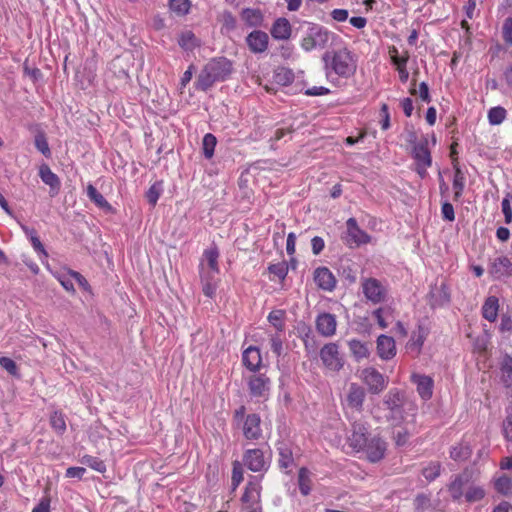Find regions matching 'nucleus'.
I'll use <instances>...</instances> for the list:
<instances>
[{"label":"nucleus","instance_id":"nucleus-23","mask_svg":"<svg viewBox=\"0 0 512 512\" xmlns=\"http://www.w3.org/2000/svg\"><path fill=\"white\" fill-rule=\"evenodd\" d=\"M244 366L252 372L259 370L262 364V357L260 350L257 347H248L242 355Z\"/></svg>","mask_w":512,"mask_h":512},{"label":"nucleus","instance_id":"nucleus-26","mask_svg":"<svg viewBox=\"0 0 512 512\" xmlns=\"http://www.w3.org/2000/svg\"><path fill=\"white\" fill-rule=\"evenodd\" d=\"M349 350L356 361L367 359L370 355V347L366 342H362L358 339H350L348 342Z\"/></svg>","mask_w":512,"mask_h":512},{"label":"nucleus","instance_id":"nucleus-57","mask_svg":"<svg viewBox=\"0 0 512 512\" xmlns=\"http://www.w3.org/2000/svg\"><path fill=\"white\" fill-rule=\"evenodd\" d=\"M502 36L507 45L512 46V17L504 20L502 26Z\"/></svg>","mask_w":512,"mask_h":512},{"label":"nucleus","instance_id":"nucleus-8","mask_svg":"<svg viewBox=\"0 0 512 512\" xmlns=\"http://www.w3.org/2000/svg\"><path fill=\"white\" fill-rule=\"evenodd\" d=\"M360 377L372 394H380L388 385V378L374 367H366L361 371Z\"/></svg>","mask_w":512,"mask_h":512},{"label":"nucleus","instance_id":"nucleus-31","mask_svg":"<svg viewBox=\"0 0 512 512\" xmlns=\"http://www.w3.org/2000/svg\"><path fill=\"white\" fill-rule=\"evenodd\" d=\"M219 22L221 23V33L229 35L237 27V20L230 11H224L219 16Z\"/></svg>","mask_w":512,"mask_h":512},{"label":"nucleus","instance_id":"nucleus-47","mask_svg":"<svg viewBox=\"0 0 512 512\" xmlns=\"http://www.w3.org/2000/svg\"><path fill=\"white\" fill-rule=\"evenodd\" d=\"M50 424L52 428L59 434L66 430V421L62 413L55 411L50 416Z\"/></svg>","mask_w":512,"mask_h":512},{"label":"nucleus","instance_id":"nucleus-25","mask_svg":"<svg viewBox=\"0 0 512 512\" xmlns=\"http://www.w3.org/2000/svg\"><path fill=\"white\" fill-rule=\"evenodd\" d=\"M291 25L286 18H278L273 23L270 33L276 40H287L291 36Z\"/></svg>","mask_w":512,"mask_h":512},{"label":"nucleus","instance_id":"nucleus-22","mask_svg":"<svg viewBox=\"0 0 512 512\" xmlns=\"http://www.w3.org/2000/svg\"><path fill=\"white\" fill-rule=\"evenodd\" d=\"M365 400V391L358 384L352 383L346 397L347 405L357 411H361Z\"/></svg>","mask_w":512,"mask_h":512},{"label":"nucleus","instance_id":"nucleus-13","mask_svg":"<svg viewBox=\"0 0 512 512\" xmlns=\"http://www.w3.org/2000/svg\"><path fill=\"white\" fill-rule=\"evenodd\" d=\"M246 44L251 52L263 53L268 49V34L261 30H254L247 35Z\"/></svg>","mask_w":512,"mask_h":512},{"label":"nucleus","instance_id":"nucleus-11","mask_svg":"<svg viewBox=\"0 0 512 512\" xmlns=\"http://www.w3.org/2000/svg\"><path fill=\"white\" fill-rule=\"evenodd\" d=\"M271 381L265 374H255L248 379L249 394L252 398L266 400L269 397Z\"/></svg>","mask_w":512,"mask_h":512},{"label":"nucleus","instance_id":"nucleus-51","mask_svg":"<svg viewBox=\"0 0 512 512\" xmlns=\"http://www.w3.org/2000/svg\"><path fill=\"white\" fill-rule=\"evenodd\" d=\"M464 481L461 477H456L449 485V493L454 500H459L463 496Z\"/></svg>","mask_w":512,"mask_h":512},{"label":"nucleus","instance_id":"nucleus-36","mask_svg":"<svg viewBox=\"0 0 512 512\" xmlns=\"http://www.w3.org/2000/svg\"><path fill=\"white\" fill-rule=\"evenodd\" d=\"M39 176L41 180L48 186L59 188L60 182L57 175L47 165H42L39 169Z\"/></svg>","mask_w":512,"mask_h":512},{"label":"nucleus","instance_id":"nucleus-59","mask_svg":"<svg viewBox=\"0 0 512 512\" xmlns=\"http://www.w3.org/2000/svg\"><path fill=\"white\" fill-rule=\"evenodd\" d=\"M271 350L276 356H280L283 352V339L276 333L270 335Z\"/></svg>","mask_w":512,"mask_h":512},{"label":"nucleus","instance_id":"nucleus-12","mask_svg":"<svg viewBox=\"0 0 512 512\" xmlns=\"http://www.w3.org/2000/svg\"><path fill=\"white\" fill-rule=\"evenodd\" d=\"M428 333L427 328L422 325H418L417 329L412 332L409 341L406 343L405 349L413 358L420 355Z\"/></svg>","mask_w":512,"mask_h":512},{"label":"nucleus","instance_id":"nucleus-29","mask_svg":"<svg viewBox=\"0 0 512 512\" xmlns=\"http://www.w3.org/2000/svg\"><path fill=\"white\" fill-rule=\"evenodd\" d=\"M388 54L391 63L395 66L397 71L401 70L402 68H407V63L410 58L408 51H404L402 54H399L398 49L395 46H391L389 47Z\"/></svg>","mask_w":512,"mask_h":512},{"label":"nucleus","instance_id":"nucleus-45","mask_svg":"<svg viewBox=\"0 0 512 512\" xmlns=\"http://www.w3.org/2000/svg\"><path fill=\"white\" fill-rule=\"evenodd\" d=\"M410 435L411 431L407 427L398 426L393 430V438L398 446L405 445L408 442Z\"/></svg>","mask_w":512,"mask_h":512},{"label":"nucleus","instance_id":"nucleus-32","mask_svg":"<svg viewBox=\"0 0 512 512\" xmlns=\"http://www.w3.org/2000/svg\"><path fill=\"white\" fill-rule=\"evenodd\" d=\"M298 486L303 496L309 495L312 490L310 471L305 467L300 468L298 472Z\"/></svg>","mask_w":512,"mask_h":512},{"label":"nucleus","instance_id":"nucleus-18","mask_svg":"<svg viewBox=\"0 0 512 512\" xmlns=\"http://www.w3.org/2000/svg\"><path fill=\"white\" fill-rule=\"evenodd\" d=\"M219 250L215 245L210 246L205 249L203 252V257L199 264V270L203 269L206 271H211L212 273H219Z\"/></svg>","mask_w":512,"mask_h":512},{"label":"nucleus","instance_id":"nucleus-35","mask_svg":"<svg viewBox=\"0 0 512 512\" xmlns=\"http://www.w3.org/2000/svg\"><path fill=\"white\" fill-rule=\"evenodd\" d=\"M501 378L507 387L512 386V357L505 354L501 361Z\"/></svg>","mask_w":512,"mask_h":512},{"label":"nucleus","instance_id":"nucleus-63","mask_svg":"<svg viewBox=\"0 0 512 512\" xmlns=\"http://www.w3.org/2000/svg\"><path fill=\"white\" fill-rule=\"evenodd\" d=\"M70 275L84 291L91 292L90 284L79 272L70 270Z\"/></svg>","mask_w":512,"mask_h":512},{"label":"nucleus","instance_id":"nucleus-19","mask_svg":"<svg viewBox=\"0 0 512 512\" xmlns=\"http://www.w3.org/2000/svg\"><path fill=\"white\" fill-rule=\"evenodd\" d=\"M337 321L333 314L322 313L316 318V329L324 337H331L336 333Z\"/></svg>","mask_w":512,"mask_h":512},{"label":"nucleus","instance_id":"nucleus-16","mask_svg":"<svg viewBox=\"0 0 512 512\" xmlns=\"http://www.w3.org/2000/svg\"><path fill=\"white\" fill-rule=\"evenodd\" d=\"M199 275L203 294L209 298H213L216 295L220 281L218 277L219 273H212L211 271L200 269Z\"/></svg>","mask_w":512,"mask_h":512},{"label":"nucleus","instance_id":"nucleus-40","mask_svg":"<svg viewBox=\"0 0 512 512\" xmlns=\"http://www.w3.org/2000/svg\"><path fill=\"white\" fill-rule=\"evenodd\" d=\"M216 144L217 139L213 134L207 133L204 135L202 140V148L206 159H211L213 157Z\"/></svg>","mask_w":512,"mask_h":512},{"label":"nucleus","instance_id":"nucleus-42","mask_svg":"<svg viewBox=\"0 0 512 512\" xmlns=\"http://www.w3.org/2000/svg\"><path fill=\"white\" fill-rule=\"evenodd\" d=\"M80 462L99 473H104L106 471L105 463L97 457L85 455L81 458Z\"/></svg>","mask_w":512,"mask_h":512},{"label":"nucleus","instance_id":"nucleus-14","mask_svg":"<svg viewBox=\"0 0 512 512\" xmlns=\"http://www.w3.org/2000/svg\"><path fill=\"white\" fill-rule=\"evenodd\" d=\"M347 226V242L353 243L357 246L367 244L371 241V237L362 230L358 224L355 218H349L346 221Z\"/></svg>","mask_w":512,"mask_h":512},{"label":"nucleus","instance_id":"nucleus-21","mask_svg":"<svg viewBox=\"0 0 512 512\" xmlns=\"http://www.w3.org/2000/svg\"><path fill=\"white\" fill-rule=\"evenodd\" d=\"M411 381L416 385L417 392L424 400H428L433 394V379L426 375L412 374Z\"/></svg>","mask_w":512,"mask_h":512},{"label":"nucleus","instance_id":"nucleus-10","mask_svg":"<svg viewBox=\"0 0 512 512\" xmlns=\"http://www.w3.org/2000/svg\"><path fill=\"white\" fill-rule=\"evenodd\" d=\"M244 465L253 472L267 471L270 465L269 458L259 448L248 449L243 455Z\"/></svg>","mask_w":512,"mask_h":512},{"label":"nucleus","instance_id":"nucleus-64","mask_svg":"<svg viewBox=\"0 0 512 512\" xmlns=\"http://www.w3.org/2000/svg\"><path fill=\"white\" fill-rule=\"evenodd\" d=\"M503 434L507 441H512V414H509L503 422Z\"/></svg>","mask_w":512,"mask_h":512},{"label":"nucleus","instance_id":"nucleus-41","mask_svg":"<svg viewBox=\"0 0 512 512\" xmlns=\"http://www.w3.org/2000/svg\"><path fill=\"white\" fill-rule=\"evenodd\" d=\"M178 43L185 50H193L198 46V40L191 31L183 32L179 37Z\"/></svg>","mask_w":512,"mask_h":512},{"label":"nucleus","instance_id":"nucleus-4","mask_svg":"<svg viewBox=\"0 0 512 512\" xmlns=\"http://www.w3.org/2000/svg\"><path fill=\"white\" fill-rule=\"evenodd\" d=\"M234 424L241 429L247 440H258L262 436L261 418L258 414H246V407L241 405L234 412Z\"/></svg>","mask_w":512,"mask_h":512},{"label":"nucleus","instance_id":"nucleus-7","mask_svg":"<svg viewBox=\"0 0 512 512\" xmlns=\"http://www.w3.org/2000/svg\"><path fill=\"white\" fill-rule=\"evenodd\" d=\"M412 157L416 162V171L421 178L427 174V169L432 164V158L428 149V140L423 138L418 144H415L412 149Z\"/></svg>","mask_w":512,"mask_h":512},{"label":"nucleus","instance_id":"nucleus-38","mask_svg":"<svg viewBox=\"0 0 512 512\" xmlns=\"http://www.w3.org/2000/svg\"><path fill=\"white\" fill-rule=\"evenodd\" d=\"M169 8L177 17L186 16L191 8L190 0H169Z\"/></svg>","mask_w":512,"mask_h":512},{"label":"nucleus","instance_id":"nucleus-50","mask_svg":"<svg viewBox=\"0 0 512 512\" xmlns=\"http://www.w3.org/2000/svg\"><path fill=\"white\" fill-rule=\"evenodd\" d=\"M275 80L278 84L288 85L293 82L294 74L289 69L281 68L275 73Z\"/></svg>","mask_w":512,"mask_h":512},{"label":"nucleus","instance_id":"nucleus-24","mask_svg":"<svg viewBox=\"0 0 512 512\" xmlns=\"http://www.w3.org/2000/svg\"><path fill=\"white\" fill-rule=\"evenodd\" d=\"M327 35V30L322 27L311 29L309 36L304 38L302 41V48L306 51L314 49L318 44H320V42L327 41Z\"/></svg>","mask_w":512,"mask_h":512},{"label":"nucleus","instance_id":"nucleus-53","mask_svg":"<svg viewBox=\"0 0 512 512\" xmlns=\"http://www.w3.org/2000/svg\"><path fill=\"white\" fill-rule=\"evenodd\" d=\"M35 147L45 157L49 158L51 156V150L44 134L40 133L35 136Z\"/></svg>","mask_w":512,"mask_h":512},{"label":"nucleus","instance_id":"nucleus-58","mask_svg":"<svg viewBox=\"0 0 512 512\" xmlns=\"http://www.w3.org/2000/svg\"><path fill=\"white\" fill-rule=\"evenodd\" d=\"M57 279L66 291L72 293L75 291L73 284L74 278L70 275V270L67 273L59 274Z\"/></svg>","mask_w":512,"mask_h":512},{"label":"nucleus","instance_id":"nucleus-30","mask_svg":"<svg viewBox=\"0 0 512 512\" xmlns=\"http://www.w3.org/2000/svg\"><path fill=\"white\" fill-rule=\"evenodd\" d=\"M402 393L398 389H391L384 397V405L392 412H398L402 405Z\"/></svg>","mask_w":512,"mask_h":512},{"label":"nucleus","instance_id":"nucleus-39","mask_svg":"<svg viewBox=\"0 0 512 512\" xmlns=\"http://www.w3.org/2000/svg\"><path fill=\"white\" fill-rule=\"evenodd\" d=\"M507 111L502 106L492 107L488 111V121L490 125H500L506 119Z\"/></svg>","mask_w":512,"mask_h":512},{"label":"nucleus","instance_id":"nucleus-9","mask_svg":"<svg viewBox=\"0 0 512 512\" xmlns=\"http://www.w3.org/2000/svg\"><path fill=\"white\" fill-rule=\"evenodd\" d=\"M320 358L324 366L331 371H339L344 365L337 343L325 344L320 350Z\"/></svg>","mask_w":512,"mask_h":512},{"label":"nucleus","instance_id":"nucleus-44","mask_svg":"<svg viewBox=\"0 0 512 512\" xmlns=\"http://www.w3.org/2000/svg\"><path fill=\"white\" fill-rule=\"evenodd\" d=\"M494 486L495 489L503 495L512 494V480L508 476L503 475L497 478Z\"/></svg>","mask_w":512,"mask_h":512},{"label":"nucleus","instance_id":"nucleus-3","mask_svg":"<svg viewBox=\"0 0 512 512\" xmlns=\"http://www.w3.org/2000/svg\"><path fill=\"white\" fill-rule=\"evenodd\" d=\"M233 72V62L226 57L212 58L199 73L196 88L207 91L216 82L227 80Z\"/></svg>","mask_w":512,"mask_h":512},{"label":"nucleus","instance_id":"nucleus-34","mask_svg":"<svg viewBox=\"0 0 512 512\" xmlns=\"http://www.w3.org/2000/svg\"><path fill=\"white\" fill-rule=\"evenodd\" d=\"M286 312L281 309L272 310L267 320L276 329L277 332H283L285 329Z\"/></svg>","mask_w":512,"mask_h":512},{"label":"nucleus","instance_id":"nucleus-2","mask_svg":"<svg viewBox=\"0 0 512 512\" xmlns=\"http://www.w3.org/2000/svg\"><path fill=\"white\" fill-rule=\"evenodd\" d=\"M322 60L326 78L335 86H340L341 80H347L356 73V59L347 48L327 51L324 53Z\"/></svg>","mask_w":512,"mask_h":512},{"label":"nucleus","instance_id":"nucleus-52","mask_svg":"<svg viewBox=\"0 0 512 512\" xmlns=\"http://www.w3.org/2000/svg\"><path fill=\"white\" fill-rule=\"evenodd\" d=\"M269 273L273 274L279 280H284L288 273V266L285 262L271 264L268 267Z\"/></svg>","mask_w":512,"mask_h":512},{"label":"nucleus","instance_id":"nucleus-1","mask_svg":"<svg viewBox=\"0 0 512 512\" xmlns=\"http://www.w3.org/2000/svg\"><path fill=\"white\" fill-rule=\"evenodd\" d=\"M348 446L356 453H363L372 463L379 462L385 456L387 443L378 434L368 432L364 423L354 422L351 434L347 437Z\"/></svg>","mask_w":512,"mask_h":512},{"label":"nucleus","instance_id":"nucleus-17","mask_svg":"<svg viewBox=\"0 0 512 512\" xmlns=\"http://www.w3.org/2000/svg\"><path fill=\"white\" fill-rule=\"evenodd\" d=\"M376 350L382 360H390L396 355L395 340L391 336L380 335L376 341Z\"/></svg>","mask_w":512,"mask_h":512},{"label":"nucleus","instance_id":"nucleus-27","mask_svg":"<svg viewBox=\"0 0 512 512\" xmlns=\"http://www.w3.org/2000/svg\"><path fill=\"white\" fill-rule=\"evenodd\" d=\"M241 19L249 27H260L263 23L264 16L260 9L244 8L241 11Z\"/></svg>","mask_w":512,"mask_h":512},{"label":"nucleus","instance_id":"nucleus-15","mask_svg":"<svg viewBox=\"0 0 512 512\" xmlns=\"http://www.w3.org/2000/svg\"><path fill=\"white\" fill-rule=\"evenodd\" d=\"M489 273L496 279L509 276L512 271V263L506 256H498L490 260Z\"/></svg>","mask_w":512,"mask_h":512},{"label":"nucleus","instance_id":"nucleus-55","mask_svg":"<svg viewBox=\"0 0 512 512\" xmlns=\"http://www.w3.org/2000/svg\"><path fill=\"white\" fill-rule=\"evenodd\" d=\"M279 466L281 468H288L293 463L292 453L288 448H280L279 449Z\"/></svg>","mask_w":512,"mask_h":512},{"label":"nucleus","instance_id":"nucleus-20","mask_svg":"<svg viewBox=\"0 0 512 512\" xmlns=\"http://www.w3.org/2000/svg\"><path fill=\"white\" fill-rule=\"evenodd\" d=\"M314 281L319 288L326 291H332L336 286V279L327 267H318L314 271Z\"/></svg>","mask_w":512,"mask_h":512},{"label":"nucleus","instance_id":"nucleus-54","mask_svg":"<svg viewBox=\"0 0 512 512\" xmlns=\"http://www.w3.org/2000/svg\"><path fill=\"white\" fill-rule=\"evenodd\" d=\"M242 481H243V469H242V466H241V464L238 461H235L233 463L232 477H231V482H232L233 490H235L240 485V483Z\"/></svg>","mask_w":512,"mask_h":512},{"label":"nucleus","instance_id":"nucleus-49","mask_svg":"<svg viewBox=\"0 0 512 512\" xmlns=\"http://www.w3.org/2000/svg\"><path fill=\"white\" fill-rule=\"evenodd\" d=\"M441 471V465L438 462H432L422 470V474L428 481L435 480Z\"/></svg>","mask_w":512,"mask_h":512},{"label":"nucleus","instance_id":"nucleus-5","mask_svg":"<svg viewBox=\"0 0 512 512\" xmlns=\"http://www.w3.org/2000/svg\"><path fill=\"white\" fill-rule=\"evenodd\" d=\"M262 487L258 481H249L241 497L245 512H263L261 504Z\"/></svg>","mask_w":512,"mask_h":512},{"label":"nucleus","instance_id":"nucleus-61","mask_svg":"<svg viewBox=\"0 0 512 512\" xmlns=\"http://www.w3.org/2000/svg\"><path fill=\"white\" fill-rule=\"evenodd\" d=\"M411 93L412 94L418 93L420 99L423 102L429 103L431 101V97H430V94H429V87H428L426 82H421L419 84V87H418L417 91L415 89H411Z\"/></svg>","mask_w":512,"mask_h":512},{"label":"nucleus","instance_id":"nucleus-56","mask_svg":"<svg viewBox=\"0 0 512 512\" xmlns=\"http://www.w3.org/2000/svg\"><path fill=\"white\" fill-rule=\"evenodd\" d=\"M0 367L13 376L18 375V367L15 361L9 357H0Z\"/></svg>","mask_w":512,"mask_h":512},{"label":"nucleus","instance_id":"nucleus-62","mask_svg":"<svg viewBox=\"0 0 512 512\" xmlns=\"http://www.w3.org/2000/svg\"><path fill=\"white\" fill-rule=\"evenodd\" d=\"M442 218L446 221L452 222L455 220V212L453 205L449 202L442 203L441 206Z\"/></svg>","mask_w":512,"mask_h":512},{"label":"nucleus","instance_id":"nucleus-6","mask_svg":"<svg viewBox=\"0 0 512 512\" xmlns=\"http://www.w3.org/2000/svg\"><path fill=\"white\" fill-rule=\"evenodd\" d=\"M362 292L365 298L373 304H380L386 300L387 287L376 278H363L361 280Z\"/></svg>","mask_w":512,"mask_h":512},{"label":"nucleus","instance_id":"nucleus-48","mask_svg":"<svg viewBox=\"0 0 512 512\" xmlns=\"http://www.w3.org/2000/svg\"><path fill=\"white\" fill-rule=\"evenodd\" d=\"M485 491L480 486H470L465 493V498L467 502H477L484 498Z\"/></svg>","mask_w":512,"mask_h":512},{"label":"nucleus","instance_id":"nucleus-28","mask_svg":"<svg viewBox=\"0 0 512 512\" xmlns=\"http://www.w3.org/2000/svg\"><path fill=\"white\" fill-rule=\"evenodd\" d=\"M499 311V300L496 296H489L482 306V316L489 322H495Z\"/></svg>","mask_w":512,"mask_h":512},{"label":"nucleus","instance_id":"nucleus-60","mask_svg":"<svg viewBox=\"0 0 512 512\" xmlns=\"http://www.w3.org/2000/svg\"><path fill=\"white\" fill-rule=\"evenodd\" d=\"M30 241L33 249L39 255L40 260L43 262L44 259H47L48 254L38 236H33Z\"/></svg>","mask_w":512,"mask_h":512},{"label":"nucleus","instance_id":"nucleus-46","mask_svg":"<svg viewBox=\"0 0 512 512\" xmlns=\"http://www.w3.org/2000/svg\"><path fill=\"white\" fill-rule=\"evenodd\" d=\"M162 191L163 187L161 182H155L150 186V188L146 192V198L151 206L156 205Z\"/></svg>","mask_w":512,"mask_h":512},{"label":"nucleus","instance_id":"nucleus-37","mask_svg":"<svg viewBox=\"0 0 512 512\" xmlns=\"http://www.w3.org/2000/svg\"><path fill=\"white\" fill-rule=\"evenodd\" d=\"M472 450L468 444L460 443L451 448L450 457L455 461H465L471 456Z\"/></svg>","mask_w":512,"mask_h":512},{"label":"nucleus","instance_id":"nucleus-33","mask_svg":"<svg viewBox=\"0 0 512 512\" xmlns=\"http://www.w3.org/2000/svg\"><path fill=\"white\" fill-rule=\"evenodd\" d=\"M465 181H466V179H465L464 173L461 171L460 168H456L454 171L453 184H452L453 191H454L453 198L455 201H458L461 198L464 188H465Z\"/></svg>","mask_w":512,"mask_h":512},{"label":"nucleus","instance_id":"nucleus-43","mask_svg":"<svg viewBox=\"0 0 512 512\" xmlns=\"http://www.w3.org/2000/svg\"><path fill=\"white\" fill-rule=\"evenodd\" d=\"M87 196L91 201H93L100 208H109V204L104 198V196L97 191V189L89 184L87 186Z\"/></svg>","mask_w":512,"mask_h":512}]
</instances>
